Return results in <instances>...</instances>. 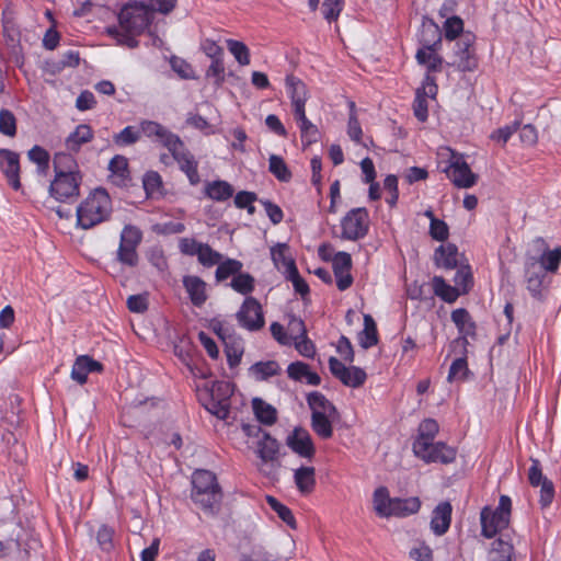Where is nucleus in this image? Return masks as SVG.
<instances>
[{"label":"nucleus","instance_id":"f257e3e1","mask_svg":"<svg viewBox=\"0 0 561 561\" xmlns=\"http://www.w3.org/2000/svg\"><path fill=\"white\" fill-rule=\"evenodd\" d=\"M152 20V10H150L145 2H129L122 8L118 14L119 28L110 26L106 28V32L114 37L119 45L136 48L138 46L136 36L142 34L151 24Z\"/></svg>","mask_w":561,"mask_h":561},{"label":"nucleus","instance_id":"f03ea898","mask_svg":"<svg viewBox=\"0 0 561 561\" xmlns=\"http://www.w3.org/2000/svg\"><path fill=\"white\" fill-rule=\"evenodd\" d=\"M192 500L206 513L219 511L222 492L215 473L209 470H196L192 477Z\"/></svg>","mask_w":561,"mask_h":561},{"label":"nucleus","instance_id":"7ed1b4c3","mask_svg":"<svg viewBox=\"0 0 561 561\" xmlns=\"http://www.w3.org/2000/svg\"><path fill=\"white\" fill-rule=\"evenodd\" d=\"M112 214L108 193L98 187L77 207V221L82 229H90L106 221Z\"/></svg>","mask_w":561,"mask_h":561},{"label":"nucleus","instance_id":"20e7f679","mask_svg":"<svg viewBox=\"0 0 561 561\" xmlns=\"http://www.w3.org/2000/svg\"><path fill=\"white\" fill-rule=\"evenodd\" d=\"M512 501L507 495H501L495 510L484 507L480 514L481 533L485 538H493L497 533L508 527Z\"/></svg>","mask_w":561,"mask_h":561},{"label":"nucleus","instance_id":"39448f33","mask_svg":"<svg viewBox=\"0 0 561 561\" xmlns=\"http://www.w3.org/2000/svg\"><path fill=\"white\" fill-rule=\"evenodd\" d=\"M82 175L80 172H66L55 174L49 185V194L61 203H75L80 195Z\"/></svg>","mask_w":561,"mask_h":561},{"label":"nucleus","instance_id":"423d86ee","mask_svg":"<svg viewBox=\"0 0 561 561\" xmlns=\"http://www.w3.org/2000/svg\"><path fill=\"white\" fill-rule=\"evenodd\" d=\"M142 241L141 230L134 225H126L121 233L116 259L123 265L135 267L139 263L137 248Z\"/></svg>","mask_w":561,"mask_h":561},{"label":"nucleus","instance_id":"0eeeda50","mask_svg":"<svg viewBox=\"0 0 561 561\" xmlns=\"http://www.w3.org/2000/svg\"><path fill=\"white\" fill-rule=\"evenodd\" d=\"M369 228L368 211L364 207L351 209L341 220L343 240L357 241L363 239Z\"/></svg>","mask_w":561,"mask_h":561},{"label":"nucleus","instance_id":"6e6552de","mask_svg":"<svg viewBox=\"0 0 561 561\" xmlns=\"http://www.w3.org/2000/svg\"><path fill=\"white\" fill-rule=\"evenodd\" d=\"M476 36L467 32L462 34L455 43L453 62H447L448 66L456 67L459 71H473L478 67V59L476 57L473 44Z\"/></svg>","mask_w":561,"mask_h":561},{"label":"nucleus","instance_id":"1a4fd4ad","mask_svg":"<svg viewBox=\"0 0 561 561\" xmlns=\"http://www.w3.org/2000/svg\"><path fill=\"white\" fill-rule=\"evenodd\" d=\"M329 369L346 387L359 388L367 379V374L364 369L357 366L347 367L334 356L329 358Z\"/></svg>","mask_w":561,"mask_h":561},{"label":"nucleus","instance_id":"9d476101","mask_svg":"<svg viewBox=\"0 0 561 561\" xmlns=\"http://www.w3.org/2000/svg\"><path fill=\"white\" fill-rule=\"evenodd\" d=\"M172 158L179 163L180 170L184 172L192 185H197L201 181L198 174V162L194 154L185 147L180 138V144L174 142L169 149Z\"/></svg>","mask_w":561,"mask_h":561},{"label":"nucleus","instance_id":"9b49d317","mask_svg":"<svg viewBox=\"0 0 561 561\" xmlns=\"http://www.w3.org/2000/svg\"><path fill=\"white\" fill-rule=\"evenodd\" d=\"M239 324L249 331H257L264 327L262 307L254 297H247L237 312Z\"/></svg>","mask_w":561,"mask_h":561},{"label":"nucleus","instance_id":"f8f14e48","mask_svg":"<svg viewBox=\"0 0 561 561\" xmlns=\"http://www.w3.org/2000/svg\"><path fill=\"white\" fill-rule=\"evenodd\" d=\"M414 455L426 463L440 462L448 465L455 461L457 456L456 448L448 446L444 442H431L424 450H413Z\"/></svg>","mask_w":561,"mask_h":561},{"label":"nucleus","instance_id":"ddd939ff","mask_svg":"<svg viewBox=\"0 0 561 561\" xmlns=\"http://www.w3.org/2000/svg\"><path fill=\"white\" fill-rule=\"evenodd\" d=\"M451 321L458 329L459 336L453 341V345L461 346L466 351L468 337H476L477 324L469 311L465 308L455 309L450 314Z\"/></svg>","mask_w":561,"mask_h":561},{"label":"nucleus","instance_id":"4468645a","mask_svg":"<svg viewBox=\"0 0 561 561\" xmlns=\"http://www.w3.org/2000/svg\"><path fill=\"white\" fill-rule=\"evenodd\" d=\"M445 172L454 185L460 188L472 187L478 181V175L461 157L455 158Z\"/></svg>","mask_w":561,"mask_h":561},{"label":"nucleus","instance_id":"2eb2a0df","mask_svg":"<svg viewBox=\"0 0 561 561\" xmlns=\"http://www.w3.org/2000/svg\"><path fill=\"white\" fill-rule=\"evenodd\" d=\"M0 170L13 190L21 188L19 153L9 149H0Z\"/></svg>","mask_w":561,"mask_h":561},{"label":"nucleus","instance_id":"dca6fc26","mask_svg":"<svg viewBox=\"0 0 561 561\" xmlns=\"http://www.w3.org/2000/svg\"><path fill=\"white\" fill-rule=\"evenodd\" d=\"M332 265L339 290H346L353 284L351 254L343 251L337 252L332 259Z\"/></svg>","mask_w":561,"mask_h":561},{"label":"nucleus","instance_id":"f3484780","mask_svg":"<svg viewBox=\"0 0 561 561\" xmlns=\"http://www.w3.org/2000/svg\"><path fill=\"white\" fill-rule=\"evenodd\" d=\"M287 446L296 454L305 458H312L314 455V446L310 434L300 427L293 431L287 436Z\"/></svg>","mask_w":561,"mask_h":561},{"label":"nucleus","instance_id":"a211bd4d","mask_svg":"<svg viewBox=\"0 0 561 561\" xmlns=\"http://www.w3.org/2000/svg\"><path fill=\"white\" fill-rule=\"evenodd\" d=\"M442 28L430 18L424 16L419 35L421 48L439 49L442 46Z\"/></svg>","mask_w":561,"mask_h":561},{"label":"nucleus","instance_id":"6ab92c4d","mask_svg":"<svg viewBox=\"0 0 561 561\" xmlns=\"http://www.w3.org/2000/svg\"><path fill=\"white\" fill-rule=\"evenodd\" d=\"M139 131L149 138L156 137L168 150L174 142L180 144V137L178 135L153 121L141 122Z\"/></svg>","mask_w":561,"mask_h":561},{"label":"nucleus","instance_id":"aec40b11","mask_svg":"<svg viewBox=\"0 0 561 561\" xmlns=\"http://www.w3.org/2000/svg\"><path fill=\"white\" fill-rule=\"evenodd\" d=\"M453 506L449 502H440L433 511L431 529L436 536H443L451 523Z\"/></svg>","mask_w":561,"mask_h":561},{"label":"nucleus","instance_id":"412c9836","mask_svg":"<svg viewBox=\"0 0 561 561\" xmlns=\"http://www.w3.org/2000/svg\"><path fill=\"white\" fill-rule=\"evenodd\" d=\"M103 370V365L94 360L88 355H81L77 357L71 370V378L78 383L83 385L87 382V376L89 373H100Z\"/></svg>","mask_w":561,"mask_h":561},{"label":"nucleus","instance_id":"4be33fe9","mask_svg":"<svg viewBox=\"0 0 561 561\" xmlns=\"http://www.w3.org/2000/svg\"><path fill=\"white\" fill-rule=\"evenodd\" d=\"M438 431V423L434 419L423 420L419 425L417 435L412 443V450H424L427 444L434 442Z\"/></svg>","mask_w":561,"mask_h":561},{"label":"nucleus","instance_id":"5701e85b","mask_svg":"<svg viewBox=\"0 0 561 561\" xmlns=\"http://www.w3.org/2000/svg\"><path fill=\"white\" fill-rule=\"evenodd\" d=\"M183 286L186 289L192 304L201 307L207 299L206 283L198 276H184Z\"/></svg>","mask_w":561,"mask_h":561},{"label":"nucleus","instance_id":"b1692460","mask_svg":"<svg viewBox=\"0 0 561 561\" xmlns=\"http://www.w3.org/2000/svg\"><path fill=\"white\" fill-rule=\"evenodd\" d=\"M420 507L421 501L416 496L408 499L392 497L388 513L389 517H407L417 513L420 511Z\"/></svg>","mask_w":561,"mask_h":561},{"label":"nucleus","instance_id":"393cba45","mask_svg":"<svg viewBox=\"0 0 561 561\" xmlns=\"http://www.w3.org/2000/svg\"><path fill=\"white\" fill-rule=\"evenodd\" d=\"M534 242L538 245V248L545 249L539 259L540 265H538V270L556 273L561 262V248L548 250L547 244L542 238H537Z\"/></svg>","mask_w":561,"mask_h":561},{"label":"nucleus","instance_id":"a878e982","mask_svg":"<svg viewBox=\"0 0 561 561\" xmlns=\"http://www.w3.org/2000/svg\"><path fill=\"white\" fill-rule=\"evenodd\" d=\"M222 344L225 346L229 367H237L240 364L244 352L243 340L233 332L231 335L224 339Z\"/></svg>","mask_w":561,"mask_h":561},{"label":"nucleus","instance_id":"bb28decb","mask_svg":"<svg viewBox=\"0 0 561 561\" xmlns=\"http://www.w3.org/2000/svg\"><path fill=\"white\" fill-rule=\"evenodd\" d=\"M307 403L311 413H320L323 415L340 416L336 407L327 399V397L319 392L312 391L307 394Z\"/></svg>","mask_w":561,"mask_h":561},{"label":"nucleus","instance_id":"cd10ccee","mask_svg":"<svg viewBox=\"0 0 561 561\" xmlns=\"http://www.w3.org/2000/svg\"><path fill=\"white\" fill-rule=\"evenodd\" d=\"M233 193V186L224 180L207 182L204 188L205 196L215 202H226Z\"/></svg>","mask_w":561,"mask_h":561},{"label":"nucleus","instance_id":"c85d7f7f","mask_svg":"<svg viewBox=\"0 0 561 561\" xmlns=\"http://www.w3.org/2000/svg\"><path fill=\"white\" fill-rule=\"evenodd\" d=\"M294 480L301 494H310L316 488V469L302 466L295 470Z\"/></svg>","mask_w":561,"mask_h":561},{"label":"nucleus","instance_id":"c756f323","mask_svg":"<svg viewBox=\"0 0 561 561\" xmlns=\"http://www.w3.org/2000/svg\"><path fill=\"white\" fill-rule=\"evenodd\" d=\"M538 270V262L533 257L530 262L526 264V283L527 289L533 297L538 298L541 295L542 278L545 276L543 271Z\"/></svg>","mask_w":561,"mask_h":561},{"label":"nucleus","instance_id":"7c9ffc66","mask_svg":"<svg viewBox=\"0 0 561 561\" xmlns=\"http://www.w3.org/2000/svg\"><path fill=\"white\" fill-rule=\"evenodd\" d=\"M457 256L458 248L455 244L439 245L435 251V263L438 267L453 270L458 265Z\"/></svg>","mask_w":561,"mask_h":561},{"label":"nucleus","instance_id":"2f4dec72","mask_svg":"<svg viewBox=\"0 0 561 561\" xmlns=\"http://www.w3.org/2000/svg\"><path fill=\"white\" fill-rule=\"evenodd\" d=\"M93 138V130L87 124L77 126L66 139V147L72 152H78L82 145L91 141Z\"/></svg>","mask_w":561,"mask_h":561},{"label":"nucleus","instance_id":"473e14b6","mask_svg":"<svg viewBox=\"0 0 561 561\" xmlns=\"http://www.w3.org/2000/svg\"><path fill=\"white\" fill-rule=\"evenodd\" d=\"M438 49L419 48L415 55L419 65L427 69L426 75L442 71L443 58L437 54Z\"/></svg>","mask_w":561,"mask_h":561},{"label":"nucleus","instance_id":"72a5a7b5","mask_svg":"<svg viewBox=\"0 0 561 561\" xmlns=\"http://www.w3.org/2000/svg\"><path fill=\"white\" fill-rule=\"evenodd\" d=\"M340 416L323 415L311 413V428L322 439H329L333 435L332 423Z\"/></svg>","mask_w":561,"mask_h":561},{"label":"nucleus","instance_id":"f704fd0d","mask_svg":"<svg viewBox=\"0 0 561 561\" xmlns=\"http://www.w3.org/2000/svg\"><path fill=\"white\" fill-rule=\"evenodd\" d=\"M286 88L287 92L291 99V104H306L309 95L308 89L305 82L295 77L294 75H289L286 77Z\"/></svg>","mask_w":561,"mask_h":561},{"label":"nucleus","instance_id":"c9c22d12","mask_svg":"<svg viewBox=\"0 0 561 561\" xmlns=\"http://www.w3.org/2000/svg\"><path fill=\"white\" fill-rule=\"evenodd\" d=\"M359 344L368 350L378 343L377 325L370 314H364V329L358 334Z\"/></svg>","mask_w":561,"mask_h":561},{"label":"nucleus","instance_id":"e433bc0d","mask_svg":"<svg viewBox=\"0 0 561 561\" xmlns=\"http://www.w3.org/2000/svg\"><path fill=\"white\" fill-rule=\"evenodd\" d=\"M279 450L278 442L268 433L263 432L262 438L257 444V455L264 461H273L276 459Z\"/></svg>","mask_w":561,"mask_h":561},{"label":"nucleus","instance_id":"4c0bfd02","mask_svg":"<svg viewBox=\"0 0 561 561\" xmlns=\"http://www.w3.org/2000/svg\"><path fill=\"white\" fill-rule=\"evenodd\" d=\"M254 414L260 423L265 425H273L277 420L276 409L266 403L260 398H254L252 401Z\"/></svg>","mask_w":561,"mask_h":561},{"label":"nucleus","instance_id":"58836bf2","mask_svg":"<svg viewBox=\"0 0 561 561\" xmlns=\"http://www.w3.org/2000/svg\"><path fill=\"white\" fill-rule=\"evenodd\" d=\"M108 170L112 172L113 176H115V183L117 185H126L127 181L130 179L128 160L124 156H114L108 163Z\"/></svg>","mask_w":561,"mask_h":561},{"label":"nucleus","instance_id":"ea45409f","mask_svg":"<svg viewBox=\"0 0 561 561\" xmlns=\"http://www.w3.org/2000/svg\"><path fill=\"white\" fill-rule=\"evenodd\" d=\"M432 284L434 294L448 304L455 302L461 294L457 287L448 285L442 276H434Z\"/></svg>","mask_w":561,"mask_h":561},{"label":"nucleus","instance_id":"a19ab883","mask_svg":"<svg viewBox=\"0 0 561 561\" xmlns=\"http://www.w3.org/2000/svg\"><path fill=\"white\" fill-rule=\"evenodd\" d=\"M442 33L446 41L453 42L457 41L462 34H466L467 32H463L462 19L457 15L448 16V19L445 20L443 23Z\"/></svg>","mask_w":561,"mask_h":561},{"label":"nucleus","instance_id":"79ce46f5","mask_svg":"<svg viewBox=\"0 0 561 561\" xmlns=\"http://www.w3.org/2000/svg\"><path fill=\"white\" fill-rule=\"evenodd\" d=\"M392 497L386 486H379L375 490L373 502L376 514L380 517H389V508Z\"/></svg>","mask_w":561,"mask_h":561},{"label":"nucleus","instance_id":"37998d69","mask_svg":"<svg viewBox=\"0 0 561 561\" xmlns=\"http://www.w3.org/2000/svg\"><path fill=\"white\" fill-rule=\"evenodd\" d=\"M280 368L277 362H257L250 367V373L256 380H266L279 373Z\"/></svg>","mask_w":561,"mask_h":561},{"label":"nucleus","instance_id":"c03bdc74","mask_svg":"<svg viewBox=\"0 0 561 561\" xmlns=\"http://www.w3.org/2000/svg\"><path fill=\"white\" fill-rule=\"evenodd\" d=\"M243 267L242 262L234 259H227L225 261H220L217 264V270L215 273L217 282H222L230 276H236L239 272H241Z\"/></svg>","mask_w":561,"mask_h":561},{"label":"nucleus","instance_id":"a18cd8bd","mask_svg":"<svg viewBox=\"0 0 561 561\" xmlns=\"http://www.w3.org/2000/svg\"><path fill=\"white\" fill-rule=\"evenodd\" d=\"M270 172L280 182H289L293 174L284 159L276 154H271L268 159Z\"/></svg>","mask_w":561,"mask_h":561},{"label":"nucleus","instance_id":"49530a36","mask_svg":"<svg viewBox=\"0 0 561 561\" xmlns=\"http://www.w3.org/2000/svg\"><path fill=\"white\" fill-rule=\"evenodd\" d=\"M513 553V545L499 538L492 543V549L489 553V561H511Z\"/></svg>","mask_w":561,"mask_h":561},{"label":"nucleus","instance_id":"de8ad7c7","mask_svg":"<svg viewBox=\"0 0 561 561\" xmlns=\"http://www.w3.org/2000/svg\"><path fill=\"white\" fill-rule=\"evenodd\" d=\"M230 287L242 295H249L254 290L255 279L249 273L239 272L230 282Z\"/></svg>","mask_w":561,"mask_h":561},{"label":"nucleus","instance_id":"09e8293b","mask_svg":"<svg viewBox=\"0 0 561 561\" xmlns=\"http://www.w3.org/2000/svg\"><path fill=\"white\" fill-rule=\"evenodd\" d=\"M286 278L293 283V286L301 297H305L309 294V286L307 282L300 276L295 261H289L287 263V273Z\"/></svg>","mask_w":561,"mask_h":561},{"label":"nucleus","instance_id":"8fccbe9b","mask_svg":"<svg viewBox=\"0 0 561 561\" xmlns=\"http://www.w3.org/2000/svg\"><path fill=\"white\" fill-rule=\"evenodd\" d=\"M266 502L284 523H286L291 529H296V519L291 511L286 505L282 504L277 499L271 495L266 496Z\"/></svg>","mask_w":561,"mask_h":561},{"label":"nucleus","instance_id":"3c124183","mask_svg":"<svg viewBox=\"0 0 561 561\" xmlns=\"http://www.w3.org/2000/svg\"><path fill=\"white\" fill-rule=\"evenodd\" d=\"M413 113L414 116L420 122H426L428 117V102L426 99L425 87H420L415 91V99L413 102Z\"/></svg>","mask_w":561,"mask_h":561},{"label":"nucleus","instance_id":"603ef678","mask_svg":"<svg viewBox=\"0 0 561 561\" xmlns=\"http://www.w3.org/2000/svg\"><path fill=\"white\" fill-rule=\"evenodd\" d=\"M114 535L115 530L113 527L105 524L99 527L95 538L102 551L111 552L112 550H114Z\"/></svg>","mask_w":561,"mask_h":561},{"label":"nucleus","instance_id":"864d4df0","mask_svg":"<svg viewBox=\"0 0 561 561\" xmlns=\"http://www.w3.org/2000/svg\"><path fill=\"white\" fill-rule=\"evenodd\" d=\"M28 159L37 164V171L41 174H46L49 168V153L41 146H34L27 152Z\"/></svg>","mask_w":561,"mask_h":561},{"label":"nucleus","instance_id":"5fc2aeb1","mask_svg":"<svg viewBox=\"0 0 561 561\" xmlns=\"http://www.w3.org/2000/svg\"><path fill=\"white\" fill-rule=\"evenodd\" d=\"M140 139V131L134 126H127L113 136V141L118 147L134 145Z\"/></svg>","mask_w":561,"mask_h":561},{"label":"nucleus","instance_id":"6e6d98bb","mask_svg":"<svg viewBox=\"0 0 561 561\" xmlns=\"http://www.w3.org/2000/svg\"><path fill=\"white\" fill-rule=\"evenodd\" d=\"M0 133L8 137L16 135V118L10 110H0Z\"/></svg>","mask_w":561,"mask_h":561},{"label":"nucleus","instance_id":"4d7b16f0","mask_svg":"<svg viewBox=\"0 0 561 561\" xmlns=\"http://www.w3.org/2000/svg\"><path fill=\"white\" fill-rule=\"evenodd\" d=\"M469 373L467 358L465 356H461L459 358H456L449 368V373L447 376V380L449 382L453 381H462L466 379L467 375Z\"/></svg>","mask_w":561,"mask_h":561},{"label":"nucleus","instance_id":"13d9d810","mask_svg":"<svg viewBox=\"0 0 561 561\" xmlns=\"http://www.w3.org/2000/svg\"><path fill=\"white\" fill-rule=\"evenodd\" d=\"M77 168V163L75 159L65 152H58L54 157V170L55 174L66 173V172H79L75 170Z\"/></svg>","mask_w":561,"mask_h":561},{"label":"nucleus","instance_id":"bf43d9fd","mask_svg":"<svg viewBox=\"0 0 561 561\" xmlns=\"http://www.w3.org/2000/svg\"><path fill=\"white\" fill-rule=\"evenodd\" d=\"M227 46L240 65L247 66L250 64V51L245 44L236 39H228Z\"/></svg>","mask_w":561,"mask_h":561},{"label":"nucleus","instance_id":"052dcab7","mask_svg":"<svg viewBox=\"0 0 561 561\" xmlns=\"http://www.w3.org/2000/svg\"><path fill=\"white\" fill-rule=\"evenodd\" d=\"M197 260L203 266L211 267L222 260V255L215 251L209 244L203 243L202 249L197 254Z\"/></svg>","mask_w":561,"mask_h":561},{"label":"nucleus","instance_id":"680f3d73","mask_svg":"<svg viewBox=\"0 0 561 561\" xmlns=\"http://www.w3.org/2000/svg\"><path fill=\"white\" fill-rule=\"evenodd\" d=\"M350 108H351V112H350L348 124H347V134L352 140L356 141L357 144H362L360 139H362L363 130H362L360 124H359L358 118L355 113V103L354 102H351Z\"/></svg>","mask_w":561,"mask_h":561},{"label":"nucleus","instance_id":"e2e57ef3","mask_svg":"<svg viewBox=\"0 0 561 561\" xmlns=\"http://www.w3.org/2000/svg\"><path fill=\"white\" fill-rule=\"evenodd\" d=\"M322 7L324 19L331 23L339 19L344 7V0H324Z\"/></svg>","mask_w":561,"mask_h":561},{"label":"nucleus","instance_id":"0e129e2a","mask_svg":"<svg viewBox=\"0 0 561 561\" xmlns=\"http://www.w3.org/2000/svg\"><path fill=\"white\" fill-rule=\"evenodd\" d=\"M288 250V245L286 243H277L275 247L271 249L272 260L277 268L280 267V264L284 266V273H287V263L289 261H294L291 257L286 255V251Z\"/></svg>","mask_w":561,"mask_h":561},{"label":"nucleus","instance_id":"69168bd1","mask_svg":"<svg viewBox=\"0 0 561 561\" xmlns=\"http://www.w3.org/2000/svg\"><path fill=\"white\" fill-rule=\"evenodd\" d=\"M142 185L147 196H152L162 186V179L158 172L149 171L144 175Z\"/></svg>","mask_w":561,"mask_h":561},{"label":"nucleus","instance_id":"338daca9","mask_svg":"<svg viewBox=\"0 0 561 561\" xmlns=\"http://www.w3.org/2000/svg\"><path fill=\"white\" fill-rule=\"evenodd\" d=\"M207 78H214V83L220 87L225 82V66L224 59H213L210 66L206 71Z\"/></svg>","mask_w":561,"mask_h":561},{"label":"nucleus","instance_id":"774afa93","mask_svg":"<svg viewBox=\"0 0 561 561\" xmlns=\"http://www.w3.org/2000/svg\"><path fill=\"white\" fill-rule=\"evenodd\" d=\"M430 234L436 241H446L449 236V228L444 220L432 218L430 224Z\"/></svg>","mask_w":561,"mask_h":561}]
</instances>
